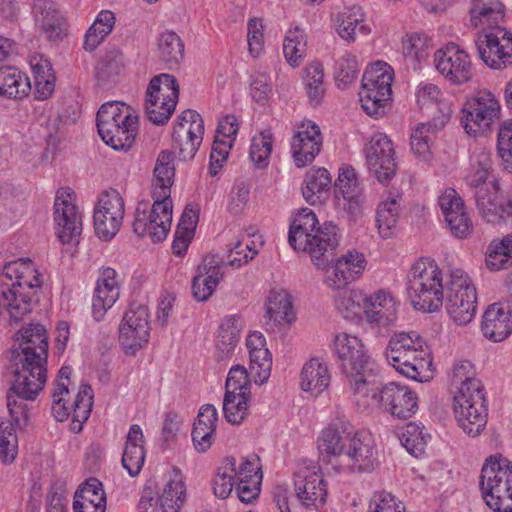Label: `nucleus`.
<instances>
[{"instance_id":"nucleus-1","label":"nucleus","mask_w":512,"mask_h":512,"mask_svg":"<svg viewBox=\"0 0 512 512\" xmlns=\"http://www.w3.org/2000/svg\"><path fill=\"white\" fill-rule=\"evenodd\" d=\"M406 290L411 305L419 311H439L446 299V310L458 325L470 323L477 311V290L469 274L460 267L443 271L431 257H420L406 275Z\"/></svg>"},{"instance_id":"nucleus-2","label":"nucleus","mask_w":512,"mask_h":512,"mask_svg":"<svg viewBox=\"0 0 512 512\" xmlns=\"http://www.w3.org/2000/svg\"><path fill=\"white\" fill-rule=\"evenodd\" d=\"M245 347L249 357V372L243 365H234L230 368L225 382L223 414L231 424L242 423L248 415L251 380L257 385L266 383L272 369V355L261 332H249Z\"/></svg>"},{"instance_id":"nucleus-3","label":"nucleus","mask_w":512,"mask_h":512,"mask_svg":"<svg viewBox=\"0 0 512 512\" xmlns=\"http://www.w3.org/2000/svg\"><path fill=\"white\" fill-rule=\"evenodd\" d=\"M453 391V412L459 426L470 435H478L487 423L486 393L476 377L473 363L459 360L450 375Z\"/></svg>"},{"instance_id":"nucleus-4","label":"nucleus","mask_w":512,"mask_h":512,"mask_svg":"<svg viewBox=\"0 0 512 512\" xmlns=\"http://www.w3.org/2000/svg\"><path fill=\"white\" fill-rule=\"evenodd\" d=\"M42 283L31 259L19 258L4 264L0 271V305L12 321L20 322L32 312Z\"/></svg>"},{"instance_id":"nucleus-5","label":"nucleus","mask_w":512,"mask_h":512,"mask_svg":"<svg viewBox=\"0 0 512 512\" xmlns=\"http://www.w3.org/2000/svg\"><path fill=\"white\" fill-rule=\"evenodd\" d=\"M340 241V228L331 221L320 224L317 215L310 208L300 209L289 227L290 246L295 251L308 253L318 269L325 263V254L336 250Z\"/></svg>"},{"instance_id":"nucleus-6","label":"nucleus","mask_w":512,"mask_h":512,"mask_svg":"<svg viewBox=\"0 0 512 512\" xmlns=\"http://www.w3.org/2000/svg\"><path fill=\"white\" fill-rule=\"evenodd\" d=\"M385 358L399 374L415 381L426 380L432 371L430 350L416 331L395 332L386 346Z\"/></svg>"},{"instance_id":"nucleus-7","label":"nucleus","mask_w":512,"mask_h":512,"mask_svg":"<svg viewBox=\"0 0 512 512\" xmlns=\"http://www.w3.org/2000/svg\"><path fill=\"white\" fill-rule=\"evenodd\" d=\"M357 405L377 407L393 418L406 420L418 410V395L408 385L400 382H387L376 385L372 378L362 382L352 393Z\"/></svg>"},{"instance_id":"nucleus-8","label":"nucleus","mask_w":512,"mask_h":512,"mask_svg":"<svg viewBox=\"0 0 512 512\" xmlns=\"http://www.w3.org/2000/svg\"><path fill=\"white\" fill-rule=\"evenodd\" d=\"M72 371L69 366H63L59 370L52 392L51 413L60 422L71 417L70 429L80 432L92 411L94 395L90 385L81 384L73 398L71 397Z\"/></svg>"},{"instance_id":"nucleus-9","label":"nucleus","mask_w":512,"mask_h":512,"mask_svg":"<svg viewBox=\"0 0 512 512\" xmlns=\"http://www.w3.org/2000/svg\"><path fill=\"white\" fill-rule=\"evenodd\" d=\"M329 347L347 377L352 393L362 385V382L373 377L375 361L358 335L344 331L336 332Z\"/></svg>"},{"instance_id":"nucleus-10","label":"nucleus","mask_w":512,"mask_h":512,"mask_svg":"<svg viewBox=\"0 0 512 512\" xmlns=\"http://www.w3.org/2000/svg\"><path fill=\"white\" fill-rule=\"evenodd\" d=\"M96 125L103 142L116 151H128L138 131V116L120 101L104 103L97 112Z\"/></svg>"},{"instance_id":"nucleus-11","label":"nucleus","mask_w":512,"mask_h":512,"mask_svg":"<svg viewBox=\"0 0 512 512\" xmlns=\"http://www.w3.org/2000/svg\"><path fill=\"white\" fill-rule=\"evenodd\" d=\"M393 68L384 61L369 64L363 74L359 101L365 113L380 118L387 112L392 96Z\"/></svg>"},{"instance_id":"nucleus-12","label":"nucleus","mask_w":512,"mask_h":512,"mask_svg":"<svg viewBox=\"0 0 512 512\" xmlns=\"http://www.w3.org/2000/svg\"><path fill=\"white\" fill-rule=\"evenodd\" d=\"M511 475V463L501 455L491 456L481 470L482 495L495 512H512Z\"/></svg>"},{"instance_id":"nucleus-13","label":"nucleus","mask_w":512,"mask_h":512,"mask_svg":"<svg viewBox=\"0 0 512 512\" xmlns=\"http://www.w3.org/2000/svg\"><path fill=\"white\" fill-rule=\"evenodd\" d=\"M501 114V104L490 91H479L466 100L461 110V125L470 137L483 136Z\"/></svg>"},{"instance_id":"nucleus-14","label":"nucleus","mask_w":512,"mask_h":512,"mask_svg":"<svg viewBox=\"0 0 512 512\" xmlns=\"http://www.w3.org/2000/svg\"><path fill=\"white\" fill-rule=\"evenodd\" d=\"M153 205L139 203L135 211L133 231L140 237H149L152 242L166 239L172 224L171 197H152Z\"/></svg>"},{"instance_id":"nucleus-15","label":"nucleus","mask_w":512,"mask_h":512,"mask_svg":"<svg viewBox=\"0 0 512 512\" xmlns=\"http://www.w3.org/2000/svg\"><path fill=\"white\" fill-rule=\"evenodd\" d=\"M179 97V86L174 76L159 74L150 80L146 90L145 109L155 124H164L173 114Z\"/></svg>"},{"instance_id":"nucleus-16","label":"nucleus","mask_w":512,"mask_h":512,"mask_svg":"<svg viewBox=\"0 0 512 512\" xmlns=\"http://www.w3.org/2000/svg\"><path fill=\"white\" fill-rule=\"evenodd\" d=\"M433 63L436 71L451 85H464L474 77L470 55L456 43L450 42L437 49Z\"/></svg>"},{"instance_id":"nucleus-17","label":"nucleus","mask_w":512,"mask_h":512,"mask_svg":"<svg viewBox=\"0 0 512 512\" xmlns=\"http://www.w3.org/2000/svg\"><path fill=\"white\" fill-rule=\"evenodd\" d=\"M150 313L143 305H131L118 327V341L126 355H135L150 339Z\"/></svg>"},{"instance_id":"nucleus-18","label":"nucleus","mask_w":512,"mask_h":512,"mask_svg":"<svg viewBox=\"0 0 512 512\" xmlns=\"http://www.w3.org/2000/svg\"><path fill=\"white\" fill-rule=\"evenodd\" d=\"M327 486L320 466L307 459L301 460L294 472V490L302 506L309 509L322 507L327 500Z\"/></svg>"},{"instance_id":"nucleus-19","label":"nucleus","mask_w":512,"mask_h":512,"mask_svg":"<svg viewBox=\"0 0 512 512\" xmlns=\"http://www.w3.org/2000/svg\"><path fill=\"white\" fill-rule=\"evenodd\" d=\"M367 264L368 261L362 252L349 249L332 259L324 268L323 284L332 291L345 289L363 276Z\"/></svg>"},{"instance_id":"nucleus-20","label":"nucleus","mask_w":512,"mask_h":512,"mask_svg":"<svg viewBox=\"0 0 512 512\" xmlns=\"http://www.w3.org/2000/svg\"><path fill=\"white\" fill-rule=\"evenodd\" d=\"M55 233L62 244H75L82 231V216L71 188H60L54 201Z\"/></svg>"},{"instance_id":"nucleus-21","label":"nucleus","mask_w":512,"mask_h":512,"mask_svg":"<svg viewBox=\"0 0 512 512\" xmlns=\"http://www.w3.org/2000/svg\"><path fill=\"white\" fill-rule=\"evenodd\" d=\"M125 215V201L115 189L102 192L94 207L93 221L96 235L111 240L120 230Z\"/></svg>"},{"instance_id":"nucleus-22","label":"nucleus","mask_w":512,"mask_h":512,"mask_svg":"<svg viewBox=\"0 0 512 512\" xmlns=\"http://www.w3.org/2000/svg\"><path fill=\"white\" fill-rule=\"evenodd\" d=\"M369 172L383 184L389 183L396 174L395 150L391 139L384 133H375L364 148Z\"/></svg>"},{"instance_id":"nucleus-23","label":"nucleus","mask_w":512,"mask_h":512,"mask_svg":"<svg viewBox=\"0 0 512 512\" xmlns=\"http://www.w3.org/2000/svg\"><path fill=\"white\" fill-rule=\"evenodd\" d=\"M336 206L347 213L351 220L363 216L365 197L355 169L350 165L339 168L335 182Z\"/></svg>"},{"instance_id":"nucleus-24","label":"nucleus","mask_w":512,"mask_h":512,"mask_svg":"<svg viewBox=\"0 0 512 512\" xmlns=\"http://www.w3.org/2000/svg\"><path fill=\"white\" fill-rule=\"evenodd\" d=\"M372 445L369 431L354 432L353 426L344 418L331 421L317 438V448H370Z\"/></svg>"},{"instance_id":"nucleus-25","label":"nucleus","mask_w":512,"mask_h":512,"mask_svg":"<svg viewBox=\"0 0 512 512\" xmlns=\"http://www.w3.org/2000/svg\"><path fill=\"white\" fill-rule=\"evenodd\" d=\"M204 135V123L195 110H185L177 118L172 138L183 160H191L198 151Z\"/></svg>"},{"instance_id":"nucleus-26","label":"nucleus","mask_w":512,"mask_h":512,"mask_svg":"<svg viewBox=\"0 0 512 512\" xmlns=\"http://www.w3.org/2000/svg\"><path fill=\"white\" fill-rule=\"evenodd\" d=\"M481 60L490 68L500 70L511 63L512 33L503 27L479 35L477 40Z\"/></svg>"},{"instance_id":"nucleus-27","label":"nucleus","mask_w":512,"mask_h":512,"mask_svg":"<svg viewBox=\"0 0 512 512\" xmlns=\"http://www.w3.org/2000/svg\"><path fill=\"white\" fill-rule=\"evenodd\" d=\"M323 146L320 127L311 120H303L295 126L291 139V154L295 165L303 168L314 161Z\"/></svg>"},{"instance_id":"nucleus-28","label":"nucleus","mask_w":512,"mask_h":512,"mask_svg":"<svg viewBox=\"0 0 512 512\" xmlns=\"http://www.w3.org/2000/svg\"><path fill=\"white\" fill-rule=\"evenodd\" d=\"M399 307L400 301L390 290L367 292L364 319L371 327L388 328L395 325Z\"/></svg>"},{"instance_id":"nucleus-29","label":"nucleus","mask_w":512,"mask_h":512,"mask_svg":"<svg viewBox=\"0 0 512 512\" xmlns=\"http://www.w3.org/2000/svg\"><path fill=\"white\" fill-rule=\"evenodd\" d=\"M438 205L451 234L466 239L472 233L473 225L458 192L454 188H445L438 197Z\"/></svg>"},{"instance_id":"nucleus-30","label":"nucleus","mask_w":512,"mask_h":512,"mask_svg":"<svg viewBox=\"0 0 512 512\" xmlns=\"http://www.w3.org/2000/svg\"><path fill=\"white\" fill-rule=\"evenodd\" d=\"M46 361L19 359L14 370L12 392L20 398L35 399L46 383Z\"/></svg>"},{"instance_id":"nucleus-31","label":"nucleus","mask_w":512,"mask_h":512,"mask_svg":"<svg viewBox=\"0 0 512 512\" xmlns=\"http://www.w3.org/2000/svg\"><path fill=\"white\" fill-rule=\"evenodd\" d=\"M121 279L118 272L111 267H102L92 296V316L96 321L104 319L120 297Z\"/></svg>"},{"instance_id":"nucleus-32","label":"nucleus","mask_w":512,"mask_h":512,"mask_svg":"<svg viewBox=\"0 0 512 512\" xmlns=\"http://www.w3.org/2000/svg\"><path fill=\"white\" fill-rule=\"evenodd\" d=\"M475 197L478 212L486 222L500 224L510 216L512 201L504 198L498 181L480 187Z\"/></svg>"},{"instance_id":"nucleus-33","label":"nucleus","mask_w":512,"mask_h":512,"mask_svg":"<svg viewBox=\"0 0 512 512\" xmlns=\"http://www.w3.org/2000/svg\"><path fill=\"white\" fill-rule=\"evenodd\" d=\"M481 332L493 342H501L512 332V306L509 302L490 304L481 321Z\"/></svg>"},{"instance_id":"nucleus-34","label":"nucleus","mask_w":512,"mask_h":512,"mask_svg":"<svg viewBox=\"0 0 512 512\" xmlns=\"http://www.w3.org/2000/svg\"><path fill=\"white\" fill-rule=\"evenodd\" d=\"M236 493L243 503L255 500L261 491L262 466L260 458L256 454L242 460L236 467Z\"/></svg>"},{"instance_id":"nucleus-35","label":"nucleus","mask_w":512,"mask_h":512,"mask_svg":"<svg viewBox=\"0 0 512 512\" xmlns=\"http://www.w3.org/2000/svg\"><path fill=\"white\" fill-rule=\"evenodd\" d=\"M332 24L337 35L347 43H354L358 35L367 36L371 33L366 13L361 6L346 7L337 12L332 17Z\"/></svg>"},{"instance_id":"nucleus-36","label":"nucleus","mask_w":512,"mask_h":512,"mask_svg":"<svg viewBox=\"0 0 512 512\" xmlns=\"http://www.w3.org/2000/svg\"><path fill=\"white\" fill-rule=\"evenodd\" d=\"M264 317L266 326L272 330L289 326L295 321L296 314L288 291L273 289L269 292L265 302Z\"/></svg>"},{"instance_id":"nucleus-37","label":"nucleus","mask_w":512,"mask_h":512,"mask_svg":"<svg viewBox=\"0 0 512 512\" xmlns=\"http://www.w3.org/2000/svg\"><path fill=\"white\" fill-rule=\"evenodd\" d=\"M15 340L21 349L19 359L46 361L48 356V337L45 327L39 323H30L15 334Z\"/></svg>"},{"instance_id":"nucleus-38","label":"nucleus","mask_w":512,"mask_h":512,"mask_svg":"<svg viewBox=\"0 0 512 512\" xmlns=\"http://www.w3.org/2000/svg\"><path fill=\"white\" fill-rule=\"evenodd\" d=\"M32 15L36 30L48 39L56 40L64 34L63 17L54 1L34 0Z\"/></svg>"},{"instance_id":"nucleus-39","label":"nucleus","mask_w":512,"mask_h":512,"mask_svg":"<svg viewBox=\"0 0 512 512\" xmlns=\"http://www.w3.org/2000/svg\"><path fill=\"white\" fill-rule=\"evenodd\" d=\"M220 263L212 256L205 257L192 279V294L197 301H207L223 279Z\"/></svg>"},{"instance_id":"nucleus-40","label":"nucleus","mask_w":512,"mask_h":512,"mask_svg":"<svg viewBox=\"0 0 512 512\" xmlns=\"http://www.w3.org/2000/svg\"><path fill=\"white\" fill-rule=\"evenodd\" d=\"M299 378L300 389L314 397H318L330 386L332 375L329 365L325 360L319 357H312L302 366Z\"/></svg>"},{"instance_id":"nucleus-41","label":"nucleus","mask_w":512,"mask_h":512,"mask_svg":"<svg viewBox=\"0 0 512 512\" xmlns=\"http://www.w3.org/2000/svg\"><path fill=\"white\" fill-rule=\"evenodd\" d=\"M399 193H384L376 208V227L381 238H391L397 229L402 207Z\"/></svg>"},{"instance_id":"nucleus-42","label":"nucleus","mask_w":512,"mask_h":512,"mask_svg":"<svg viewBox=\"0 0 512 512\" xmlns=\"http://www.w3.org/2000/svg\"><path fill=\"white\" fill-rule=\"evenodd\" d=\"M469 15L471 26L485 33L501 27L504 6L500 0H472Z\"/></svg>"},{"instance_id":"nucleus-43","label":"nucleus","mask_w":512,"mask_h":512,"mask_svg":"<svg viewBox=\"0 0 512 512\" xmlns=\"http://www.w3.org/2000/svg\"><path fill=\"white\" fill-rule=\"evenodd\" d=\"M243 326V320L238 315H229L222 320L215 340L218 360L224 361L233 355L240 341Z\"/></svg>"},{"instance_id":"nucleus-44","label":"nucleus","mask_w":512,"mask_h":512,"mask_svg":"<svg viewBox=\"0 0 512 512\" xmlns=\"http://www.w3.org/2000/svg\"><path fill=\"white\" fill-rule=\"evenodd\" d=\"M342 290L333 298L338 314L350 322H359L364 319L367 291L360 287Z\"/></svg>"},{"instance_id":"nucleus-45","label":"nucleus","mask_w":512,"mask_h":512,"mask_svg":"<svg viewBox=\"0 0 512 512\" xmlns=\"http://www.w3.org/2000/svg\"><path fill=\"white\" fill-rule=\"evenodd\" d=\"M174 153L169 150L161 151L157 157L152 180V197L168 198L175 176Z\"/></svg>"},{"instance_id":"nucleus-46","label":"nucleus","mask_w":512,"mask_h":512,"mask_svg":"<svg viewBox=\"0 0 512 512\" xmlns=\"http://www.w3.org/2000/svg\"><path fill=\"white\" fill-rule=\"evenodd\" d=\"M217 422V409L211 404L203 405L198 412L191 433L194 445L209 448L215 438Z\"/></svg>"},{"instance_id":"nucleus-47","label":"nucleus","mask_w":512,"mask_h":512,"mask_svg":"<svg viewBox=\"0 0 512 512\" xmlns=\"http://www.w3.org/2000/svg\"><path fill=\"white\" fill-rule=\"evenodd\" d=\"M445 122H426L417 124L410 135V147L414 156L423 162L432 159L431 143L435 135L444 127Z\"/></svg>"},{"instance_id":"nucleus-48","label":"nucleus","mask_w":512,"mask_h":512,"mask_svg":"<svg viewBox=\"0 0 512 512\" xmlns=\"http://www.w3.org/2000/svg\"><path fill=\"white\" fill-rule=\"evenodd\" d=\"M185 499V485L179 469L173 468L158 497L162 512H179Z\"/></svg>"},{"instance_id":"nucleus-49","label":"nucleus","mask_w":512,"mask_h":512,"mask_svg":"<svg viewBox=\"0 0 512 512\" xmlns=\"http://www.w3.org/2000/svg\"><path fill=\"white\" fill-rule=\"evenodd\" d=\"M31 84L28 76L12 66L0 68V96L21 99L28 95Z\"/></svg>"},{"instance_id":"nucleus-50","label":"nucleus","mask_w":512,"mask_h":512,"mask_svg":"<svg viewBox=\"0 0 512 512\" xmlns=\"http://www.w3.org/2000/svg\"><path fill=\"white\" fill-rule=\"evenodd\" d=\"M31 68L34 76L35 94L39 100L49 98L55 89V75L52 65L47 58L33 57Z\"/></svg>"},{"instance_id":"nucleus-51","label":"nucleus","mask_w":512,"mask_h":512,"mask_svg":"<svg viewBox=\"0 0 512 512\" xmlns=\"http://www.w3.org/2000/svg\"><path fill=\"white\" fill-rule=\"evenodd\" d=\"M332 178L325 168L311 169L305 176L302 194L305 200L315 205L321 202L323 194H326L331 186Z\"/></svg>"},{"instance_id":"nucleus-52","label":"nucleus","mask_w":512,"mask_h":512,"mask_svg":"<svg viewBox=\"0 0 512 512\" xmlns=\"http://www.w3.org/2000/svg\"><path fill=\"white\" fill-rule=\"evenodd\" d=\"M307 35L299 26L290 27L283 40V54L287 63L292 67H298L306 55Z\"/></svg>"},{"instance_id":"nucleus-53","label":"nucleus","mask_w":512,"mask_h":512,"mask_svg":"<svg viewBox=\"0 0 512 512\" xmlns=\"http://www.w3.org/2000/svg\"><path fill=\"white\" fill-rule=\"evenodd\" d=\"M432 40L424 33H407L401 42L402 54L413 64L427 60L432 49Z\"/></svg>"},{"instance_id":"nucleus-54","label":"nucleus","mask_w":512,"mask_h":512,"mask_svg":"<svg viewBox=\"0 0 512 512\" xmlns=\"http://www.w3.org/2000/svg\"><path fill=\"white\" fill-rule=\"evenodd\" d=\"M359 72L360 62L354 52L345 51L335 60L333 74L338 88H348L357 80Z\"/></svg>"},{"instance_id":"nucleus-55","label":"nucleus","mask_w":512,"mask_h":512,"mask_svg":"<svg viewBox=\"0 0 512 512\" xmlns=\"http://www.w3.org/2000/svg\"><path fill=\"white\" fill-rule=\"evenodd\" d=\"M236 459L226 457L217 467L212 480L214 495L218 498H227L233 488H236Z\"/></svg>"},{"instance_id":"nucleus-56","label":"nucleus","mask_w":512,"mask_h":512,"mask_svg":"<svg viewBox=\"0 0 512 512\" xmlns=\"http://www.w3.org/2000/svg\"><path fill=\"white\" fill-rule=\"evenodd\" d=\"M303 84L309 101L313 105L319 104L326 92L322 63L313 61L306 65L303 70Z\"/></svg>"},{"instance_id":"nucleus-57","label":"nucleus","mask_w":512,"mask_h":512,"mask_svg":"<svg viewBox=\"0 0 512 512\" xmlns=\"http://www.w3.org/2000/svg\"><path fill=\"white\" fill-rule=\"evenodd\" d=\"M115 25V15L112 11H100L85 34L84 48L88 51L96 49L105 37L111 33Z\"/></svg>"},{"instance_id":"nucleus-58","label":"nucleus","mask_w":512,"mask_h":512,"mask_svg":"<svg viewBox=\"0 0 512 512\" xmlns=\"http://www.w3.org/2000/svg\"><path fill=\"white\" fill-rule=\"evenodd\" d=\"M512 251V236L506 235L502 239H495L489 244L486 255L485 265L490 271H499L505 269L509 263Z\"/></svg>"},{"instance_id":"nucleus-59","label":"nucleus","mask_w":512,"mask_h":512,"mask_svg":"<svg viewBox=\"0 0 512 512\" xmlns=\"http://www.w3.org/2000/svg\"><path fill=\"white\" fill-rule=\"evenodd\" d=\"M491 169V159L489 153L482 150L474 153L470 157V165L465 175L466 183L477 188L484 187L489 184L486 182Z\"/></svg>"},{"instance_id":"nucleus-60","label":"nucleus","mask_w":512,"mask_h":512,"mask_svg":"<svg viewBox=\"0 0 512 512\" xmlns=\"http://www.w3.org/2000/svg\"><path fill=\"white\" fill-rule=\"evenodd\" d=\"M273 143V136L270 130L261 131L251 139L249 158L257 168L268 166Z\"/></svg>"},{"instance_id":"nucleus-61","label":"nucleus","mask_w":512,"mask_h":512,"mask_svg":"<svg viewBox=\"0 0 512 512\" xmlns=\"http://www.w3.org/2000/svg\"><path fill=\"white\" fill-rule=\"evenodd\" d=\"M397 437L403 448H422L428 445L431 434L420 423L410 422L397 431Z\"/></svg>"},{"instance_id":"nucleus-62","label":"nucleus","mask_w":512,"mask_h":512,"mask_svg":"<svg viewBox=\"0 0 512 512\" xmlns=\"http://www.w3.org/2000/svg\"><path fill=\"white\" fill-rule=\"evenodd\" d=\"M97 504L106 508V496L102 488V483L96 478L88 479L81 485L74 495V505L78 504Z\"/></svg>"},{"instance_id":"nucleus-63","label":"nucleus","mask_w":512,"mask_h":512,"mask_svg":"<svg viewBox=\"0 0 512 512\" xmlns=\"http://www.w3.org/2000/svg\"><path fill=\"white\" fill-rule=\"evenodd\" d=\"M158 47L162 60L167 63H178L183 58V43L173 31H165L161 34Z\"/></svg>"},{"instance_id":"nucleus-64","label":"nucleus","mask_w":512,"mask_h":512,"mask_svg":"<svg viewBox=\"0 0 512 512\" xmlns=\"http://www.w3.org/2000/svg\"><path fill=\"white\" fill-rule=\"evenodd\" d=\"M405 505L386 491L375 492L370 499L368 512H405Z\"/></svg>"}]
</instances>
